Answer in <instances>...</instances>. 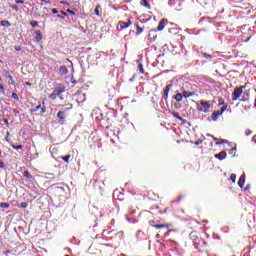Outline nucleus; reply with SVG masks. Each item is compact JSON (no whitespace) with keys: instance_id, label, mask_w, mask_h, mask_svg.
I'll use <instances>...</instances> for the list:
<instances>
[{"instance_id":"f8f14e48","label":"nucleus","mask_w":256,"mask_h":256,"mask_svg":"<svg viewBox=\"0 0 256 256\" xmlns=\"http://www.w3.org/2000/svg\"><path fill=\"white\" fill-rule=\"evenodd\" d=\"M166 23H168L167 19L163 18L162 20H160L158 27H157V31H163L165 29Z\"/></svg>"},{"instance_id":"c03bdc74","label":"nucleus","mask_w":256,"mask_h":256,"mask_svg":"<svg viewBox=\"0 0 256 256\" xmlns=\"http://www.w3.org/2000/svg\"><path fill=\"white\" fill-rule=\"evenodd\" d=\"M201 143H203V141H202V140H198V141H196V142L194 143V145H201Z\"/></svg>"},{"instance_id":"de8ad7c7","label":"nucleus","mask_w":256,"mask_h":256,"mask_svg":"<svg viewBox=\"0 0 256 256\" xmlns=\"http://www.w3.org/2000/svg\"><path fill=\"white\" fill-rule=\"evenodd\" d=\"M208 137H212V139H214V141H217V138H215L213 135L211 134H207Z\"/></svg>"},{"instance_id":"f3484780","label":"nucleus","mask_w":256,"mask_h":256,"mask_svg":"<svg viewBox=\"0 0 256 256\" xmlns=\"http://www.w3.org/2000/svg\"><path fill=\"white\" fill-rule=\"evenodd\" d=\"M238 185L241 189H243V186L245 185V174L240 176L238 180Z\"/></svg>"},{"instance_id":"09e8293b","label":"nucleus","mask_w":256,"mask_h":256,"mask_svg":"<svg viewBox=\"0 0 256 256\" xmlns=\"http://www.w3.org/2000/svg\"><path fill=\"white\" fill-rule=\"evenodd\" d=\"M60 3H61V5H69V3L66 1H61Z\"/></svg>"},{"instance_id":"393cba45","label":"nucleus","mask_w":256,"mask_h":256,"mask_svg":"<svg viewBox=\"0 0 256 256\" xmlns=\"http://www.w3.org/2000/svg\"><path fill=\"white\" fill-rule=\"evenodd\" d=\"M175 119H178L179 121H183V117H180L178 112H170Z\"/></svg>"},{"instance_id":"7c9ffc66","label":"nucleus","mask_w":256,"mask_h":256,"mask_svg":"<svg viewBox=\"0 0 256 256\" xmlns=\"http://www.w3.org/2000/svg\"><path fill=\"white\" fill-rule=\"evenodd\" d=\"M28 206H29V204L27 202H21V204H20V207L22 209H27Z\"/></svg>"},{"instance_id":"680f3d73","label":"nucleus","mask_w":256,"mask_h":256,"mask_svg":"<svg viewBox=\"0 0 256 256\" xmlns=\"http://www.w3.org/2000/svg\"><path fill=\"white\" fill-rule=\"evenodd\" d=\"M241 101L245 102V101H247V99H242Z\"/></svg>"},{"instance_id":"5fc2aeb1","label":"nucleus","mask_w":256,"mask_h":256,"mask_svg":"<svg viewBox=\"0 0 256 256\" xmlns=\"http://www.w3.org/2000/svg\"><path fill=\"white\" fill-rule=\"evenodd\" d=\"M61 14L64 15V17H67V12L61 11Z\"/></svg>"},{"instance_id":"ea45409f","label":"nucleus","mask_w":256,"mask_h":256,"mask_svg":"<svg viewBox=\"0 0 256 256\" xmlns=\"http://www.w3.org/2000/svg\"><path fill=\"white\" fill-rule=\"evenodd\" d=\"M0 91H2V93H5V86L3 84H0Z\"/></svg>"},{"instance_id":"6ab92c4d","label":"nucleus","mask_w":256,"mask_h":256,"mask_svg":"<svg viewBox=\"0 0 256 256\" xmlns=\"http://www.w3.org/2000/svg\"><path fill=\"white\" fill-rule=\"evenodd\" d=\"M201 56L203 57V59H207L208 61H211L213 59V56L207 54L206 52H201Z\"/></svg>"},{"instance_id":"4468645a","label":"nucleus","mask_w":256,"mask_h":256,"mask_svg":"<svg viewBox=\"0 0 256 256\" xmlns=\"http://www.w3.org/2000/svg\"><path fill=\"white\" fill-rule=\"evenodd\" d=\"M134 27L136 29V36L141 35V33H143V31H145V28L140 27L138 23L134 24Z\"/></svg>"},{"instance_id":"7ed1b4c3","label":"nucleus","mask_w":256,"mask_h":256,"mask_svg":"<svg viewBox=\"0 0 256 256\" xmlns=\"http://www.w3.org/2000/svg\"><path fill=\"white\" fill-rule=\"evenodd\" d=\"M209 109H211V103H209V101L200 100V106L197 107V111L200 113H209Z\"/></svg>"},{"instance_id":"4c0bfd02","label":"nucleus","mask_w":256,"mask_h":256,"mask_svg":"<svg viewBox=\"0 0 256 256\" xmlns=\"http://www.w3.org/2000/svg\"><path fill=\"white\" fill-rule=\"evenodd\" d=\"M219 105H223V107H225V105H227V104H225V100L224 99H220L219 100Z\"/></svg>"},{"instance_id":"3c124183","label":"nucleus","mask_w":256,"mask_h":256,"mask_svg":"<svg viewBox=\"0 0 256 256\" xmlns=\"http://www.w3.org/2000/svg\"><path fill=\"white\" fill-rule=\"evenodd\" d=\"M4 123H5L6 125H9V119L5 118V119H4Z\"/></svg>"},{"instance_id":"20e7f679","label":"nucleus","mask_w":256,"mask_h":256,"mask_svg":"<svg viewBox=\"0 0 256 256\" xmlns=\"http://www.w3.org/2000/svg\"><path fill=\"white\" fill-rule=\"evenodd\" d=\"M225 111H227V104L222 106L220 111H214L212 114H211V119L212 121H218L219 120V117H221V115H223V113H225Z\"/></svg>"},{"instance_id":"423d86ee","label":"nucleus","mask_w":256,"mask_h":256,"mask_svg":"<svg viewBox=\"0 0 256 256\" xmlns=\"http://www.w3.org/2000/svg\"><path fill=\"white\" fill-rule=\"evenodd\" d=\"M39 109H41V113H47V107L45 106V101H43L42 103H39V105L34 107L32 109V112L37 113V111H39Z\"/></svg>"},{"instance_id":"c85d7f7f","label":"nucleus","mask_w":256,"mask_h":256,"mask_svg":"<svg viewBox=\"0 0 256 256\" xmlns=\"http://www.w3.org/2000/svg\"><path fill=\"white\" fill-rule=\"evenodd\" d=\"M12 149H15L16 151H19V149H23V145L16 146L15 144H11Z\"/></svg>"},{"instance_id":"49530a36","label":"nucleus","mask_w":256,"mask_h":256,"mask_svg":"<svg viewBox=\"0 0 256 256\" xmlns=\"http://www.w3.org/2000/svg\"><path fill=\"white\" fill-rule=\"evenodd\" d=\"M52 13H54L55 15L58 14L59 12L57 11V9L53 8L52 9Z\"/></svg>"},{"instance_id":"0eeeda50","label":"nucleus","mask_w":256,"mask_h":256,"mask_svg":"<svg viewBox=\"0 0 256 256\" xmlns=\"http://www.w3.org/2000/svg\"><path fill=\"white\" fill-rule=\"evenodd\" d=\"M149 225L154 227V229H169V224H155V221H149Z\"/></svg>"},{"instance_id":"4d7b16f0","label":"nucleus","mask_w":256,"mask_h":256,"mask_svg":"<svg viewBox=\"0 0 256 256\" xmlns=\"http://www.w3.org/2000/svg\"><path fill=\"white\" fill-rule=\"evenodd\" d=\"M25 85H27L28 87H31V82H25Z\"/></svg>"},{"instance_id":"473e14b6","label":"nucleus","mask_w":256,"mask_h":256,"mask_svg":"<svg viewBox=\"0 0 256 256\" xmlns=\"http://www.w3.org/2000/svg\"><path fill=\"white\" fill-rule=\"evenodd\" d=\"M236 179H237V175H235V174L230 175V180L232 181V183H235Z\"/></svg>"},{"instance_id":"a878e982","label":"nucleus","mask_w":256,"mask_h":256,"mask_svg":"<svg viewBox=\"0 0 256 256\" xmlns=\"http://www.w3.org/2000/svg\"><path fill=\"white\" fill-rule=\"evenodd\" d=\"M23 175L26 177V179H33V175H31L29 171H24Z\"/></svg>"},{"instance_id":"9b49d317","label":"nucleus","mask_w":256,"mask_h":256,"mask_svg":"<svg viewBox=\"0 0 256 256\" xmlns=\"http://www.w3.org/2000/svg\"><path fill=\"white\" fill-rule=\"evenodd\" d=\"M118 25L120 26V29H127L130 25H133V22L131 20H128V22L119 21Z\"/></svg>"},{"instance_id":"ddd939ff","label":"nucleus","mask_w":256,"mask_h":256,"mask_svg":"<svg viewBox=\"0 0 256 256\" xmlns=\"http://www.w3.org/2000/svg\"><path fill=\"white\" fill-rule=\"evenodd\" d=\"M215 158L219 159V161H223V159H227V152L222 151L218 154H215Z\"/></svg>"},{"instance_id":"dca6fc26","label":"nucleus","mask_w":256,"mask_h":256,"mask_svg":"<svg viewBox=\"0 0 256 256\" xmlns=\"http://www.w3.org/2000/svg\"><path fill=\"white\" fill-rule=\"evenodd\" d=\"M59 73L60 75H67L69 73V69H67V66H60Z\"/></svg>"},{"instance_id":"aec40b11","label":"nucleus","mask_w":256,"mask_h":256,"mask_svg":"<svg viewBox=\"0 0 256 256\" xmlns=\"http://www.w3.org/2000/svg\"><path fill=\"white\" fill-rule=\"evenodd\" d=\"M174 99H175V101H177V103H181V101H183V94L177 93V94L174 96Z\"/></svg>"},{"instance_id":"13d9d810","label":"nucleus","mask_w":256,"mask_h":256,"mask_svg":"<svg viewBox=\"0 0 256 256\" xmlns=\"http://www.w3.org/2000/svg\"><path fill=\"white\" fill-rule=\"evenodd\" d=\"M57 17L59 18V19H63V16H61V15H57Z\"/></svg>"},{"instance_id":"bb28decb","label":"nucleus","mask_w":256,"mask_h":256,"mask_svg":"<svg viewBox=\"0 0 256 256\" xmlns=\"http://www.w3.org/2000/svg\"><path fill=\"white\" fill-rule=\"evenodd\" d=\"M61 159L64 160L65 163H69V160L71 159V155L68 154L66 156H62Z\"/></svg>"},{"instance_id":"cd10ccee","label":"nucleus","mask_w":256,"mask_h":256,"mask_svg":"<svg viewBox=\"0 0 256 256\" xmlns=\"http://www.w3.org/2000/svg\"><path fill=\"white\" fill-rule=\"evenodd\" d=\"M0 207H1L2 209H9L10 205H9V203H7V202H2V203L0 204Z\"/></svg>"},{"instance_id":"c9c22d12","label":"nucleus","mask_w":256,"mask_h":256,"mask_svg":"<svg viewBox=\"0 0 256 256\" xmlns=\"http://www.w3.org/2000/svg\"><path fill=\"white\" fill-rule=\"evenodd\" d=\"M181 199H183V195H179L176 200L174 201V203H179V201H181Z\"/></svg>"},{"instance_id":"37998d69","label":"nucleus","mask_w":256,"mask_h":256,"mask_svg":"<svg viewBox=\"0 0 256 256\" xmlns=\"http://www.w3.org/2000/svg\"><path fill=\"white\" fill-rule=\"evenodd\" d=\"M16 3L23 5V3H25V1H23V0H16Z\"/></svg>"},{"instance_id":"0e129e2a","label":"nucleus","mask_w":256,"mask_h":256,"mask_svg":"<svg viewBox=\"0 0 256 256\" xmlns=\"http://www.w3.org/2000/svg\"><path fill=\"white\" fill-rule=\"evenodd\" d=\"M0 81H3V78L0 77Z\"/></svg>"},{"instance_id":"a19ab883","label":"nucleus","mask_w":256,"mask_h":256,"mask_svg":"<svg viewBox=\"0 0 256 256\" xmlns=\"http://www.w3.org/2000/svg\"><path fill=\"white\" fill-rule=\"evenodd\" d=\"M4 167H5V162L0 160V169H4Z\"/></svg>"},{"instance_id":"9d476101","label":"nucleus","mask_w":256,"mask_h":256,"mask_svg":"<svg viewBox=\"0 0 256 256\" xmlns=\"http://www.w3.org/2000/svg\"><path fill=\"white\" fill-rule=\"evenodd\" d=\"M173 89V84H168L165 88H164V100L168 101L169 99V91H171Z\"/></svg>"},{"instance_id":"f257e3e1","label":"nucleus","mask_w":256,"mask_h":256,"mask_svg":"<svg viewBox=\"0 0 256 256\" xmlns=\"http://www.w3.org/2000/svg\"><path fill=\"white\" fill-rule=\"evenodd\" d=\"M62 93H65V85L57 84L49 98L52 99V101H55L56 99L63 101Z\"/></svg>"},{"instance_id":"052dcab7","label":"nucleus","mask_w":256,"mask_h":256,"mask_svg":"<svg viewBox=\"0 0 256 256\" xmlns=\"http://www.w3.org/2000/svg\"><path fill=\"white\" fill-rule=\"evenodd\" d=\"M135 79V76H133L131 79H130V81H133Z\"/></svg>"},{"instance_id":"2f4dec72","label":"nucleus","mask_w":256,"mask_h":256,"mask_svg":"<svg viewBox=\"0 0 256 256\" xmlns=\"http://www.w3.org/2000/svg\"><path fill=\"white\" fill-rule=\"evenodd\" d=\"M225 143H229V141L221 139L220 142H216V145H223Z\"/></svg>"},{"instance_id":"6e6d98bb","label":"nucleus","mask_w":256,"mask_h":256,"mask_svg":"<svg viewBox=\"0 0 256 256\" xmlns=\"http://www.w3.org/2000/svg\"><path fill=\"white\" fill-rule=\"evenodd\" d=\"M71 83H73L74 85H77L76 80L71 79Z\"/></svg>"},{"instance_id":"72a5a7b5","label":"nucleus","mask_w":256,"mask_h":256,"mask_svg":"<svg viewBox=\"0 0 256 256\" xmlns=\"http://www.w3.org/2000/svg\"><path fill=\"white\" fill-rule=\"evenodd\" d=\"M12 99H16V101H19V95L17 93H12Z\"/></svg>"},{"instance_id":"5701e85b","label":"nucleus","mask_w":256,"mask_h":256,"mask_svg":"<svg viewBox=\"0 0 256 256\" xmlns=\"http://www.w3.org/2000/svg\"><path fill=\"white\" fill-rule=\"evenodd\" d=\"M141 5H143V7H146V9H151V4H149L147 0H141Z\"/></svg>"},{"instance_id":"79ce46f5","label":"nucleus","mask_w":256,"mask_h":256,"mask_svg":"<svg viewBox=\"0 0 256 256\" xmlns=\"http://www.w3.org/2000/svg\"><path fill=\"white\" fill-rule=\"evenodd\" d=\"M8 77H9V79H10V81H11V84H12V85H15V81H13V76L9 75Z\"/></svg>"},{"instance_id":"f03ea898","label":"nucleus","mask_w":256,"mask_h":256,"mask_svg":"<svg viewBox=\"0 0 256 256\" xmlns=\"http://www.w3.org/2000/svg\"><path fill=\"white\" fill-rule=\"evenodd\" d=\"M66 107H68V108H64L63 110H60L57 113V119H58V123L60 125H65V119H67V112L71 111V109H73V104L68 103V104H66Z\"/></svg>"},{"instance_id":"bf43d9fd","label":"nucleus","mask_w":256,"mask_h":256,"mask_svg":"<svg viewBox=\"0 0 256 256\" xmlns=\"http://www.w3.org/2000/svg\"><path fill=\"white\" fill-rule=\"evenodd\" d=\"M3 156V152L1 151V149H0V157H2Z\"/></svg>"},{"instance_id":"a211bd4d","label":"nucleus","mask_w":256,"mask_h":256,"mask_svg":"<svg viewBox=\"0 0 256 256\" xmlns=\"http://www.w3.org/2000/svg\"><path fill=\"white\" fill-rule=\"evenodd\" d=\"M182 97H184L185 99H189V97H193V93L192 92H189L187 90H184L182 92Z\"/></svg>"},{"instance_id":"1a4fd4ad","label":"nucleus","mask_w":256,"mask_h":256,"mask_svg":"<svg viewBox=\"0 0 256 256\" xmlns=\"http://www.w3.org/2000/svg\"><path fill=\"white\" fill-rule=\"evenodd\" d=\"M189 238H190L191 241H193V243L195 244V243L201 238V235H200L199 232H197V231H192V232L189 234Z\"/></svg>"},{"instance_id":"864d4df0","label":"nucleus","mask_w":256,"mask_h":256,"mask_svg":"<svg viewBox=\"0 0 256 256\" xmlns=\"http://www.w3.org/2000/svg\"><path fill=\"white\" fill-rule=\"evenodd\" d=\"M41 1H42V3H51L50 0H41Z\"/></svg>"},{"instance_id":"e2e57ef3","label":"nucleus","mask_w":256,"mask_h":256,"mask_svg":"<svg viewBox=\"0 0 256 256\" xmlns=\"http://www.w3.org/2000/svg\"><path fill=\"white\" fill-rule=\"evenodd\" d=\"M57 107H64L63 105H57Z\"/></svg>"},{"instance_id":"58836bf2","label":"nucleus","mask_w":256,"mask_h":256,"mask_svg":"<svg viewBox=\"0 0 256 256\" xmlns=\"http://www.w3.org/2000/svg\"><path fill=\"white\" fill-rule=\"evenodd\" d=\"M67 13H69L70 15H75V11L71 10V9H67L66 10Z\"/></svg>"},{"instance_id":"412c9836","label":"nucleus","mask_w":256,"mask_h":256,"mask_svg":"<svg viewBox=\"0 0 256 256\" xmlns=\"http://www.w3.org/2000/svg\"><path fill=\"white\" fill-rule=\"evenodd\" d=\"M94 14H96L97 17H101V5H97L95 10H94Z\"/></svg>"},{"instance_id":"2eb2a0df","label":"nucleus","mask_w":256,"mask_h":256,"mask_svg":"<svg viewBox=\"0 0 256 256\" xmlns=\"http://www.w3.org/2000/svg\"><path fill=\"white\" fill-rule=\"evenodd\" d=\"M43 39V34L41 33V30H37L35 32V41L39 43Z\"/></svg>"},{"instance_id":"b1692460","label":"nucleus","mask_w":256,"mask_h":256,"mask_svg":"<svg viewBox=\"0 0 256 256\" xmlns=\"http://www.w3.org/2000/svg\"><path fill=\"white\" fill-rule=\"evenodd\" d=\"M138 70L141 75H145V69L143 68V64H138Z\"/></svg>"},{"instance_id":"603ef678","label":"nucleus","mask_w":256,"mask_h":256,"mask_svg":"<svg viewBox=\"0 0 256 256\" xmlns=\"http://www.w3.org/2000/svg\"><path fill=\"white\" fill-rule=\"evenodd\" d=\"M245 85L244 86H240V87H238V89H241V92L243 93V89H245Z\"/></svg>"},{"instance_id":"8fccbe9b","label":"nucleus","mask_w":256,"mask_h":256,"mask_svg":"<svg viewBox=\"0 0 256 256\" xmlns=\"http://www.w3.org/2000/svg\"><path fill=\"white\" fill-rule=\"evenodd\" d=\"M15 51H21V46H16Z\"/></svg>"},{"instance_id":"e433bc0d","label":"nucleus","mask_w":256,"mask_h":256,"mask_svg":"<svg viewBox=\"0 0 256 256\" xmlns=\"http://www.w3.org/2000/svg\"><path fill=\"white\" fill-rule=\"evenodd\" d=\"M251 133H253V131H251L250 129H247V130L245 131L246 137H249V135H251Z\"/></svg>"},{"instance_id":"4be33fe9","label":"nucleus","mask_w":256,"mask_h":256,"mask_svg":"<svg viewBox=\"0 0 256 256\" xmlns=\"http://www.w3.org/2000/svg\"><path fill=\"white\" fill-rule=\"evenodd\" d=\"M1 27H11V22L7 21V20H2L0 22Z\"/></svg>"},{"instance_id":"39448f33","label":"nucleus","mask_w":256,"mask_h":256,"mask_svg":"<svg viewBox=\"0 0 256 256\" xmlns=\"http://www.w3.org/2000/svg\"><path fill=\"white\" fill-rule=\"evenodd\" d=\"M194 247L196 249H199V251L206 249V247H209V245L206 243L205 240H203L201 237L196 240V243L194 244Z\"/></svg>"},{"instance_id":"c756f323","label":"nucleus","mask_w":256,"mask_h":256,"mask_svg":"<svg viewBox=\"0 0 256 256\" xmlns=\"http://www.w3.org/2000/svg\"><path fill=\"white\" fill-rule=\"evenodd\" d=\"M30 25H31V27H38V26H39V23H38L37 21H35V20H32V21L30 22Z\"/></svg>"},{"instance_id":"6e6552de","label":"nucleus","mask_w":256,"mask_h":256,"mask_svg":"<svg viewBox=\"0 0 256 256\" xmlns=\"http://www.w3.org/2000/svg\"><path fill=\"white\" fill-rule=\"evenodd\" d=\"M241 95H243L241 88H235L234 92L232 93V101H237L240 99Z\"/></svg>"},{"instance_id":"a18cd8bd","label":"nucleus","mask_w":256,"mask_h":256,"mask_svg":"<svg viewBox=\"0 0 256 256\" xmlns=\"http://www.w3.org/2000/svg\"><path fill=\"white\" fill-rule=\"evenodd\" d=\"M4 255H11V251L10 250L4 251Z\"/></svg>"},{"instance_id":"f704fd0d","label":"nucleus","mask_w":256,"mask_h":256,"mask_svg":"<svg viewBox=\"0 0 256 256\" xmlns=\"http://www.w3.org/2000/svg\"><path fill=\"white\" fill-rule=\"evenodd\" d=\"M11 9H14V11H19V6L18 5H11Z\"/></svg>"}]
</instances>
